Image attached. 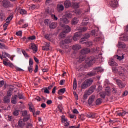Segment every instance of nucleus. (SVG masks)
<instances>
[{"mask_svg": "<svg viewBox=\"0 0 128 128\" xmlns=\"http://www.w3.org/2000/svg\"><path fill=\"white\" fill-rule=\"evenodd\" d=\"M29 64L30 66L28 67V70L30 72H32V64H34V62L32 58H30L29 60Z\"/></svg>", "mask_w": 128, "mask_h": 128, "instance_id": "nucleus-9", "label": "nucleus"}, {"mask_svg": "<svg viewBox=\"0 0 128 128\" xmlns=\"http://www.w3.org/2000/svg\"><path fill=\"white\" fill-rule=\"evenodd\" d=\"M30 48L32 50L34 51V52H38V47L36 46V44L34 43H32L30 44Z\"/></svg>", "mask_w": 128, "mask_h": 128, "instance_id": "nucleus-16", "label": "nucleus"}, {"mask_svg": "<svg viewBox=\"0 0 128 128\" xmlns=\"http://www.w3.org/2000/svg\"><path fill=\"white\" fill-rule=\"evenodd\" d=\"M90 52V50L88 48H86L82 50L81 52L82 54H88Z\"/></svg>", "mask_w": 128, "mask_h": 128, "instance_id": "nucleus-23", "label": "nucleus"}, {"mask_svg": "<svg viewBox=\"0 0 128 128\" xmlns=\"http://www.w3.org/2000/svg\"><path fill=\"white\" fill-rule=\"evenodd\" d=\"M64 10V7L62 4H58L57 6V10L58 12H62Z\"/></svg>", "mask_w": 128, "mask_h": 128, "instance_id": "nucleus-20", "label": "nucleus"}, {"mask_svg": "<svg viewBox=\"0 0 128 128\" xmlns=\"http://www.w3.org/2000/svg\"><path fill=\"white\" fill-rule=\"evenodd\" d=\"M0 19L2 20H6V15L4 14L2 12L0 14Z\"/></svg>", "mask_w": 128, "mask_h": 128, "instance_id": "nucleus-39", "label": "nucleus"}, {"mask_svg": "<svg viewBox=\"0 0 128 128\" xmlns=\"http://www.w3.org/2000/svg\"><path fill=\"white\" fill-rule=\"evenodd\" d=\"M18 12L20 14H22V16L23 14H26V11L24 10V9H22V8H20L18 10Z\"/></svg>", "mask_w": 128, "mask_h": 128, "instance_id": "nucleus-29", "label": "nucleus"}, {"mask_svg": "<svg viewBox=\"0 0 128 128\" xmlns=\"http://www.w3.org/2000/svg\"><path fill=\"white\" fill-rule=\"evenodd\" d=\"M18 96L20 100L24 98V96H22V94H18Z\"/></svg>", "mask_w": 128, "mask_h": 128, "instance_id": "nucleus-60", "label": "nucleus"}, {"mask_svg": "<svg viewBox=\"0 0 128 128\" xmlns=\"http://www.w3.org/2000/svg\"><path fill=\"white\" fill-rule=\"evenodd\" d=\"M52 4V0H46V4Z\"/></svg>", "mask_w": 128, "mask_h": 128, "instance_id": "nucleus-63", "label": "nucleus"}, {"mask_svg": "<svg viewBox=\"0 0 128 128\" xmlns=\"http://www.w3.org/2000/svg\"><path fill=\"white\" fill-rule=\"evenodd\" d=\"M28 106L30 112H34V106L32 105L31 103L29 104Z\"/></svg>", "mask_w": 128, "mask_h": 128, "instance_id": "nucleus-32", "label": "nucleus"}, {"mask_svg": "<svg viewBox=\"0 0 128 128\" xmlns=\"http://www.w3.org/2000/svg\"><path fill=\"white\" fill-rule=\"evenodd\" d=\"M94 90H96V86H93L90 87L87 92H88L89 94H92Z\"/></svg>", "mask_w": 128, "mask_h": 128, "instance_id": "nucleus-19", "label": "nucleus"}, {"mask_svg": "<svg viewBox=\"0 0 128 128\" xmlns=\"http://www.w3.org/2000/svg\"><path fill=\"white\" fill-rule=\"evenodd\" d=\"M126 45L124 43L118 42V48H126Z\"/></svg>", "mask_w": 128, "mask_h": 128, "instance_id": "nucleus-21", "label": "nucleus"}, {"mask_svg": "<svg viewBox=\"0 0 128 128\" xmlns=\"http://www.w3.org/2000/svg\"><path fill=\"white\" fill-rule=\"evenodd\" d=\"M79 6L78 3L75 2L72 4V7L74 8H78Z\"/></svg>", "mask_w": 128, "mask_h": 128, "instance_id": "nucleus-41", "label": "nucleus"}, {"mask_svg": "<svg viewBox=\"0 0 128 128\" xmlns=\"http://www.w3.org/2000/svg\"><path fill=\"white\" fill-rule=\"evenodd\" d=\"M90 34H86L84 38H82V40H84V39L88 38H90Z\"/></svg>", "mask_w": 128, "mask_h": 128, "instance_id": "nucleus-52", "label": "nucleus"}, {"mask_svg": "<svg viewBox=\"0 0 128 128\" xmlns=\"http://www.w3.org/2000/svg\"><path fill=\"white\" fill-rule=\"evenodd\" d=\"M76 78H74V83H73V88L74 90H76Z\"/></svg>", "mask_w": 128, "mask_h": 128, "instance_id": "nucleus-36", "label": "nucleus"}, {"mask_svg": "<svg viewBox=\"0 0 128 128\" xmlns=\"http://www.w3.org/2000/svg\"><path fill=\"white\" fill-rule=\"evenodd\" d=\"M13 114L15 116H18V114H19L18 110H15L14 112H13Z\"/></svg>", "mask_w": 128, "mask_h": 128, "instance_id": "nucleus-50", "label": "nucleus"}, {"mask_svg": "<svg viewBox=\"0 0 128 128\" xmlns=\"http://www.w3.org/2000/svg\"><path fill=\"white\" fill-rule=\"evenodd\" d=\"M85 44L86 46H90L92 45V42H85Z\"/></svg>", "mask_w": 128, "mask_h": 128, "instance_id": "nucleus-43", "label": "nucleus"}, {"mask_svg": "<svg viewBox=\"0 0 128 128\" xmlns=\"http://www.w3.org/2000/svg\"><path fill=\"white\" fill-rule=\"evenodd\" d=\"M75 34H76V36H78V38H80V36H82V32H76L75 33Z\"/></svg>", "mask_w": 128, "mask_h": 128, "instance_id": "nucleus-49", "label": "nucleus"}, {"mask_svg": "<svg viewBox=\"0 0 128 128\" xmlns=\"http://www.w3.org/2000/svg\"><path fill=\"white\" fill-rule=\"evenodd\" d=\"M44 46H42V50H50V43L45 42Z\"/></svg>", "mask_w": 128, "mask_h": 128, "instance_id": "nucleus-11", "label": "nucleus"}, {"mask_svg": "<svg viewBox=\"0 0 128 128\" xmlns=\"http://www.w3.org/2000/svg\"><path fill=\"white\" fill-rule=\"evenodd\" d=\"M52 18H53L54 20H58V17H56V15L52 14Z\"/></svg>", "mask_w": 128, "mask_h": 128, "instance_id": "nucleus-59", "label": "nucleus"}, {"mask_svg": "<svg viewBox=\"0 0 128 128\" xmlns=\"http://www.w3.org/2000/svg\"><path fill=\"white\" fill-rule=\"evenodd\" d=\"M30 120V115H28V118H24L23 120L20 119L18 122L19 126H24V124H26L24 123V122H26L27 120Z\"/></svg>", "mask_w": 128, "mask_h": 128, "instance_id": "nucleus-4", "label": "nucleus"}, {"mask_svg": "<svg viewBox=\"0 0 128 128\" xmlns=\"http://www.w3.org/2000/svg\"><path fill=\"white\" fill-rule=\"evenodd\" d=\"M90 94L89 92H88V91H86L84 93V98L85 99L88 98V96H90Z\"/></svg>", "mask_w": 128, "mask_h": 128, "instance_id": "nucleus-37", "label": "nucleus"}, {"mask_svg": "<svg viewBox=\"0 0 128 128\" xmlns=\"http://www.w3.org/2000/svg\"><path fill=\"white\" fill-rule=\"evenodd\" d=\"M116 82L119 88H124V86H126V84L122 82V80H116Z\"/></svg>", "mask_w": 128, "mask_h": 128, "instance_id": "nucleus-8", "label": "nucleus"}, {"mask_svg": "<svg viewBox=\"0 0 128 128\" xmlns=\"http://www.w3.org/2000/svg\"><path fill=\"white\" fill-rule=\"evenodd\" d=\"M100 98H106V93L104 92H100Z\"/></svg>", "mask_w": 128, "mask_h": 128, "instance_id": "nucleus-42", "label": "nucleus"}, {"mask_svg": "<svg viewBox=\"0 0 128 128\" xmlns=\"http://www.w3.org/2000/svg\"><path fill=\"white\" fill-rule=\"evenodd\" d=\"M103 70L102 68L100 67L96 68L93 72L88 74V76H96L98 72H102Z\"/></svg>", "mask_w": 128, "mask_h": 128, "instance_id": "nucleus-2", "label": "nucleus"}, {"mask_svg": "<svg viewBox=\"0 0 128 128\" xmlns=\"http://www.w3.org/2000/svg\"><path fill=\"white\" fill-rule=\"evenodd\" d=\"M112 72H118V70L116 68L112 67Z\"/></svg>", "mask_w": 128, "mask_h": 128, "instance_id": "nucleus-55", "label": "nucleus"}, {"mask_svg": "<svg viewBox=\"0 0 128 128\" xmlns=\"http://www.w3.org/2000/svg\"><path fill=\"white\" fill-rule=\"evenodd\" d=\"M28 40H36V36H29L28 38Z\"/></svg>", "mask_w": 128, "mask_h": 128, "instance_id": "nucleus-53", "label": "nucleus"}, {"mask_svg": "<svg viewBox=\"0 0 128 128\" xmlns=\"http://www.w3.org/2000/svg\"><path fill=\"white\" fill-rule=\"evenodd\" d=\"M66 33L64 31H63L62 32L60 33V38H64V36H66Z\"/></svg>", "mask_w": 128, "mask_h": 128, "instance_id": "nucleus-47", "label": "nucleus"}, {"mask_svg": "<svg viewBox=\"0 0 128 128\" xmlns=\"http://www.w3.org/2000/svg\"><path fill=\"white\" fill-rule=\"evenodd\" d=\"M64 6L66 8H68L70 6H72V3L70 2V1L66 0L64 2Z\"/></svg>", "mask_w": 128, "mask_h": 128, "instance_id": "nucleus-17", "label": "nucleus"}, {"mask_svg": "<svg viewBox=\"0 0 128 128\" xmlns=\"http://www.w3.org/2000/svg\"><path fill=\"white\" fill-rule=\"evenodd\" d=\"M108 64L111 66H118V64H117V63L116 62H114V60H112V59H111L110 60V61L108 62Z\"/></svg>", "mask_w": 128, "mask_h": 128, "instance_id": "nucleus-14", "label": "nucleus"}, {"mask_svg": "<svg viewBox=\"0 0 128 128\" xmlns=\"http://www.w3.org/2000/svg\"><path fill=\"white\" fill-rule=\"evenodd\" d=\"M0 48H1V50H8V47L5 46L4 44L0 42Z\"/></svg>", "mask_w": 128, "mask_h": 128, "instance_id": "nucleus-27", "label": "nucleus"}, {"mask_svg": "<svg viewBox=\"0 0 128 128\" xmlns=\"http://www.w3.org/2000/svg\"><path fill=\"white\" fill-rule=\"evenodd\" d=\"M109 4L112 8H116L118 6V0H109Z\"/></svg>", "mask_w": 128, "mask_h": 128, "instance_id": "nucleus-6", "label": "nucleus"}, {"mask_svg": "<svg viewBox=\"0 0 128 128\" xmlns=\"http://www.w3.org/2000/svg\"><path fill=\"white\" fill-rule=\"evenodd\" d=\"M76 36H78L76 34H74L73 36V40H74V42H76V40H80V38H78Z\"/></svg>", "mask_w": 128, "mask_h": 128, "instance_id": "nucleus-46", "label": "nucleus"}, {"mask_svg": "<svg viewBox=\"0 0 128 128\" xmlns=\"http://www.w3.org/2000/svg\"><path fill=\"white\" fill-rule=\"evenodd\" d=\"M60 112H62V110H64V107H62V104H59L58 106Z\"/></svg>", "mask_w": 128, "mask_h": 128, "instance_id": "nucleus-40", "label": "nucleus"}, {"mask_svg": "<svg viewBox=\"0 0 128 128\" xmlns=\"http://www.w3.org/2000/svg\"><path fill=\"white\" fill-rule=\"evenodd\" d=\"M8 59L6 58L5 60L3 61V64L4 66H10L12 67V64L8 62Z\"/></svg>", "mask_w": 128, "mask_h": 128, "instance_id": "nucleus-13", "label": "nucleus"}, {"mask_svg": "<svg viewBox=\"0 0 128 128\" xmlns=\"http://www.w3.org/2000/svg\"><path fill=\"white\" fill-rule=\"evenodd\" d=\"M3 6L4 8H10L12 5L10 4V2L8 0H4L3 1Z\"/></svg>", "mask_w": 128, "mask_h": 128, "instance_id": "nucleus-10", "label": "nucleus"}, {"mask_svg": "<svg viewBox=\"0 0 128 128\" xmlns=\"http://www.w3.org/2000/svg\"><path fill=\"white\" fill-rule=\"evenodd\" d=\"M73 114H78V110L76 109H74L72 111Z\"/></svg>", "mask_w": 128, "mask_h": 128, "instance_id": "nucleus-64", "label": "nucleus"}, {"mask_svg": "<svg viewBox=\"0 0 128 128\" xmlns=\"http://www.w3.org/2000/svg\"><path fill=\"white\" fill-rule=\"evenodd\" d=\"M17 98H18V95H14V96H12L11 102L14 104H16Z\"/></svg>", "mask_w": 128, "mask_h": 128, "instance_id": "nucleus-25", "label": "nucleus"}, {"mask_svg": "<svg viewBox=\"0 0 128 128\" xmlns=\"http://www.w3.org/2000/svg\"><path fill=\"white\" fill-rule=\"evenodd\" d=\"M88 88V86L87 85L85 82H84L81 85V88L82 89Z\"/></svg>", "mask_w": 128, "mask_h": 128, "instance_id": "nucleus-31", "label": "nucleus"}, {"mask_svg": "<svg viewBox=\"0 0 128 128\" xmlns=\"http://www.w3.org/2000/svg\"><path fill=\"white\" fill-rule=\"evenodd\" d=\"M124 54H122V56L116 55L115 56V58H116V60H124Z\"/></svg>", "mask_w": 128, "mask_h": 128, "instance_id": "nucleus-26", "label": "nucleus"}, {"mask_svg": "<svg viewBox=\"0 0 128 128\" xmlns=\"http://www.w3.org/2000/svg\"><path fill=\"white\" fill-rule=\"evenodd\" d=\"M65 92H66V88H63L60 89L58 91V94H64Z\"/></svg>", "mask_w": 128, "mask_h": 128, "instance_id": "nucleus-38", "label": "nucleus"}, {"mask_svg": "<svg viewBox=\"0 0 128 128\" xmlns=\"http://www.w3.org/2000/svg\"><path fill=\"white\" fill-rule=\"evenodd\" d=\"M104 92L105 96H110V90H106Z\"/></svg>", "mask_w": 128, "mask_h": 128, "instance_id": "nucleus-51", "label": "nucleus"}, {"mask_svg": "<svg viewBox=\"0 0 128 128\" xmlns=\"http://www.w3.org/2000/svg\"><path fill=\"white\" fill-rule=\"evenodd\" d=\"M22 115L23 116H27L25 118H28V116H30V114H28V111L26 110L22 111Z\"/></svg>", "mask_w": 128, "mask_h": 128, "instance_id": "nucleus-30", "label": "nucleus"}, {"mask_svg": "<svg viewBox=\"0 0 128 128\" xmlns=\"http://www.w3.org/2000/svg\"><path fill=\"white\" fill-rule=\"evenodd\" d=\"M64 32L66 34L70 32V28L68 26H66L64 27Z\"/></svg>", "mask_w": 128, "mask_h": 128, "instance_id": "nucleus-28", "label": "nucleus"}, {"mask_svg": "<svg viewBox=\"0 0 128 128\" xmlns=\"http://www.w3.org/2000/svg\"><path fill=\"white\" fill-rule=\"evenodd\" d=\"M6 56H8V58H10V55L6 52H2V54L0 55V58H1V60H3L2 58H6Z\"/></svg>", "mask_w": 128, "mask_h": 128, "instance_id": "nucleus-12", "label": "nucleus"}, {"mask_svg": "<svg viewBox=\"0 0 128 128\" xmlns=\"http://www.w3.org/2000/svg\"><path fill=\"white\" fill-rule=\"evenodd\" d=\"M22 53L23 54L25 58H30V56H28V54L26 53V51L22 50Z\"/></svg>", "mask_w": 128, "mask_h": 128, "instance_id": "nucleus-44", "label": "nucleus"}, {"mask_svg": "<svg viewBox=\"0 0 128 128\" xmlns=\"http://www.w3.org/2000/svg\"><path fill=\"white\" fill-rule=\"evenodd\" d=\"M12 16H8L6 20V22L4 24V25L3 26H4V30H6V28H8V24H10V20H12Z\"/></svg>", "mask_w": 128, "mask_h": 128, "instance_id": "nucleus-5", "label": "nucleus"}, {"mask_svg": "<svg viewBox=\"0 0 128 128\" xmlns=\"http://www.w3.org/2000/svg\"><path fill=\"white\" fill-rule=\"evenodd\" d=\"M50 28H56V22H52L50 25Z\"/></svg>", "mask_w": 128, "mask_h": 128, "instance_id": "nucleus-33", "label": "nucleus"}, {"mask_svg": "<svg viewBox=\"0 0 128 128\" xmlns=\"http://www.w3.org/2000/svg\"><path fill=\"white\" fill-rule=\"evenodd\" d=\"M60 46L63 48V50H66V48H68V44H66V42L65 40H62L60 42Z\"/></svg>", "mask_w": 128, "mask_h": 128, "instance_id": "nucleus-7", "label": "nucleus"}, {"mask_svg": "<svg viewBox=\"0 0 128 128\" xmlns=\"http://www.w3.org/2000/svg\"><path fill=\"white\" fill-rule=\"evenodd\" d=\"M80 48H82V46L78 44L74 45L72 46V50H80Z\"/></svg>", "mask_w": 128, "mask_h": 128, "instance_id": "nucleus-24", "label": "nucleus"}, {"mask_svg": "<svg viewBox=\"0 0 128 128\" xmlns=\"http://www.w3.org/2000/svg\"><path fill=\"white\" fill-rule=\"evenodd\" d=\"M49 22H50V20H44V24H45L46 26L48 25V24Z\"/></svg>", "mask_w": 128, "mask_h": 128, "instance_id": "nucleus-61", "label": "nucleus"}, {"mask_svg": "<svg viewBox=\"0 0 128 128\" xmlns=\"http://www.w3.org/2000/svg\"><path fill=\"white\" fill-rule=\"evenodd\" d=\"M122 40H126L128 42V36H124L123 38L121 39Z\"/></svg>", "mask_w": 128, "mask_h": 128, "instance_id": "nucleus-57", "label": "nucleus"}, {"mask_svg": "<svg viewBox=\"0 0 128 128\" xmlns=\"http://www.w3.org/2000/svg\"><path fill=\"white\" fill-rule=\"evenodd\" d=\"M95 98H96V96H94V95H92L90 97L88 100V104H92V102H94Z\"/></svg>", "mask_w": 128, "mask_h": 128, "instance_id": "nucleus-18", "label": "nucleus"}, {"mask_svg": "<svg viewBox=\"0 0 128 128\" xmlns=\"http://www.w3.org/2000/svg\"><path fill=\"white\" fill-rule=\"evenodd\" d=\"M86 116L90 118H96V114L92 112L88 113L86 115Z\"/></svg>", "mask_w": 128, "mask_h": 128, "instance_id": "nucleus-22", "label": "nucleus"}, {"mask_svg": "<svg viewBox=\"0 0 128 128\" xmlns=\"http://www.w3.org/2000/svg\"><path fill=\"white\" fill-rule=\"evenodd\" d=\"M96 104L97 105L100 104H102V99H100V98L97 99L96 100Z\"/></svg>", "mask_w": 128, "mask_h": 128, "instance_id": "nucleus-45", "label": "nucleus"}, {"mask_svg": "<svg viewBox=\"0 0 128 128\" xmlns=\"http://www.w3.org/2000/svg\"><path fill=\"white\" fill-rule=\"evenodd\" d=\"M84 82L87 84L88 86H92V82H94V80L92 78H88Z\"/></svg>", "mask_w": 128, "mask_h": 128, "instance_id": "nucleus-15", "label": "nucleus"}, {"mask_svg": "<svg viewBox=\"0 0 128 128\" xmlns=\"http://www.w3.org/2000/svg\"><path fill=\"white\" fill-rule=\"evenodd\" d=\"M44 92H45V94H50V91L48 90V88H45L44 89Z\"/></svg>", "mask_w": 128, "mask_h": 128, "instance_id": "nucleus-62", "label": "nucleus"}, {"mask_svg": "<svg viewBox=\"0 0 128 128\" xmlns=\"http://www.w3.org/2000/svg\"><path fill=\"white\" fill-rule=\"evenodd\" d=\"M85 62L86 64L90 66L96 62V59L94 58L91 56L88 58Z\"/></svg>", "mask_w": 128, "mask_h": 128, "instance_id": "nucleus-3", "label": "nucleus"}, {"mask_svg": "<svg viewBox=\"0 0 128 128\" xmlns=\"http://www.w3.org/2000/svg\"><path fill=\"white\" fill-rule=\"evenodd\" d=\"M12 94V91L9 90L7 92V96H11Z\"/></svg>", "mask_w": 128, "mask_h": 128, "instance_id": "nucleus-48", "label": "nucleus"}, {"mask_svg": "<svg viewBox=\"0 0 128 128\" xmlns=\"http://www.w3.org/2000/svg\"><path fill=\"white\" fill-rule=\"evenodd\" d=\"M62 122H68V119L64 118V116H62Z\"/></svg>", "mask_w": 128, "mask_h": 128, "instance_id": "nucleus-58", "label": "nucleus"}, {"mask_svg": "<svg viewBox=\"0 0 128 128\" xmlns=\"http://www.w3.org/2000/svg\"><path fill=\"white\" fill-rule=\"evenodd\" d=\"M68 18H72V14L70 13L64 15L62 18H60V26H64V24L70 22V20H68Z\"/></svg>", "mask_w": 128, "mask_h": 128, "instance_id": "nucleus-1", "label": "nucleus"}, {"mask_svg": "<svg viewBox=\"0 0 128 128\" xmlns=\"http://www.w3.org/2000/svg\"><path fill=\"white\" fill-rule=\"evenodd\" d=\"M22 32L20 30L16 32V36H22Z\"/></svg>", "mask_w": 128, "mask_h": 128, "instance_id": "nucleus-54", "label": "nucleus"}, {"mask_svg": "<svg viewBox=\"0 0 128 128\" xmlns=\"http://www.w3.org/2000/svg\"><path fill=\"white\" fill-rule=\"evenodd\" d=\"M73 94L75 96L76 100H78V94L76 92H73Z\"/></svg>", "mask_w": 128, "mask_h": 128, "instance_id": "nucleus-56", "label": "nucleus"}, {"mask_svg": "<svg viewBox=\"0 0 128 128\" xmlns=\"http://www.w3.org/2000/svg\"><path fill=\"white\" fill-rule=\"evenodd\" d=\"M78 22V19L77 18H75L72 20V24H76Z\"/></svg>", "mask_w": 128, "mask_h": 128, "instance_id": "nucleus-34", "label": "nucleus"}, {"mask_svg": "<svg viewBox=\"0 0 128 128\" xmlns=\"http://www.w3.org/2000/svg\"><path fill=\"white\" fill-rule=\"evenodd\" d=\"M4 102H10V98H8V96H6L4 97Z\"/></svg>", "mask_w": 128, "mask_h": 128, "instance_id": "nucleus-35", "label": "nucleus"}]
</instances>
